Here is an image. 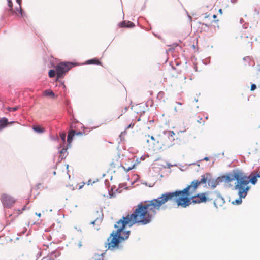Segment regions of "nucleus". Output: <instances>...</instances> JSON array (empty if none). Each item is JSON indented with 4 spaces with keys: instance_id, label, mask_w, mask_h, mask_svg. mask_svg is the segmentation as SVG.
<instances>
[{
    "instance_id": "nucleus-1",
    "label": "nucleus",
    "mask_w": 260,
    "mask_h": 260,
    "mask_svg": "<svg viewBox=\"0 0 260 260\" xmlns=\"http://www.w3.org/2000/svg\"><path fill=\"white\" fill-rule=\"evenodd\" d=\"M196 190L190 187H186L183 189H177L175 191L165 192L162 193L157 198L150 200H146L140 202V211L141 215L146 214L147 217H143L144 223H150L154 218L157 211L171 209L172 206L167 204L168 202L173 203V205H176L178 207L186 208L193 204H199L206 203L211 201L208 195L210 192L198 193L193 195Z\"/></svg>"
},
{
    "instance_id": "nucleus-2",
    "label": "nucleus",
    "mask_w": 260,
    "mask_h": 260,
    "mask_svg": "<svg viewBox=\"0 0 260 260\" xmlns=\"http://www.w3.org/2000/svg\"><path fill=\"white\" fill-rule=\"evenodd\" d=\"M140 204L135 206V209L131 214H127L126 216L123 215L114 225L116 230H113L107 238V242L105 243V247H107L104 252L99 254L95 253V256L104 258L107 250L115 251L116 250H122L123 245L122 244L128 239L131 234L130 230H126L127 226L129 228L135 224L145 225L147 224L143 223V215L140 211ZM143 216L147 217L146 214Z\"/></svg>"
},
{
    "instance_id": "nucleus-3",
    "label": "nucleus",
    "mask_w": 260,
    "mask_h": 260,
    "mask_svg": "<svg viewBox=\"0 0 260 260\" xmlns=\"http://www.w3.org/2000/svg\"><path fill=\"white\" fill-rule=\"evenodd\" d=\"M235 172V182L247 192L251 189V186L249 185L250 183L252 185H255L258 178L255 175L251 173L249 175H247L242 170L239 168L234 169Z\"/></svg>"
},
{
    "instance_id": "nucleus-4",
    "label": "nucleus",
    "mask_w": 260,
    "mask_h": 260,
    "mask_svg": "<svg viewBox=\"0 0 260 260\" xmlns=\"http://www.w3.org/2000/svg\"><path fill=\"white\" fill-rule=\"evenodd\" d=\"M49 63L50 67L56 69L57 79L63 78L69 71L78 65L76 61H64L55 63L53 60H50Z\"/></svg>"
},
{
    "instance_id": "nucleus-5",
    "label": "nucleus",
    "mask_w": 260,
    "mask_h": 260,
    "mask_svg": "<svg viewBox=\"0 0 260 260\" xmlns=\"http://www.w3.org/2000/svg\"><path fill=\"white\" fill-rule=\"evenodd\" d=\"M233 181H235V172L234 169L231 170L229 172L226 173L216 178L211 177L210 187L214 189L219 185L220 183L225 182L230 183Z\"/></svg>"
},
{
    "instance_id": "nucleus-6",
    "label": "nucleus",
    "mask_w": 260,
    "mask_h": 260,
    "mask_svg": "<svg viewBox=\"0 0 260 260\" xmlns=\"http://www.w3.org/2000/svg\"><path fill=\"white\" fill-rule=\"evenodd\" d=\"M212 174L210 173H206L201 176L200 180L195 179L191 182L190 185L186 187H190L194 190H196L201 184L204 185V187H210Z\"/></svg>"
},
{
    "instance_id": "nucleus-7",
    "label": "nucleus",
    "mask_w": 260,
    "mask_h": 260,
    "mask_svg": "<svg viewBox=\"0 0 260 260\" xmlns=\"http://www.w3.org/2000/svg\"><path fill=\"white\" fill-rule=\"evenodd\" d=\"M229 187H233L232 190H238V195L239 196V198L235 199L234 201H233L231 203L234 205H239L241 204L242 203V199H245L248 192L244 190L235 183L233 186L231 184H229Z\"/></svg>"
},
{
    "instance_id": "nucleus-8",
    "label": "nucleus",
    "mask_w": 260,
    "mask_h": 260,
    "mask_svg": "<svg viewBox=\"0 0 260 260\" xmlns=\"http://www.w3.org/2000/svg\"><path fill=\"white\" fill-rule=\"evenodd\" d=\"M1 200L3 206L7 208H11L16 202V200L12 196L6 193H3Z\"/></svg>"
},
{
    "instance_id": "nucleus-9",
    "label": "nucleus",
    "mask_w": 260,
    "mask_h": 260,
    "mask_svg": "<svg viewBox=\"0 0 260 260\" xmlns=\"http://www.w3.org/2000/svg\"><path fill=\"white\" fill-rule=\"evenodd\" d=\"M93 216L95 217V219L90 222V224L94 225L96 223H101L104 217L102 208L100 207L98 208Z\"/></svg>"
},
{
    "instance_id": "nucleus-10",
    "label": "nucleus",
    "mask_w": 260,
    "mask_h": 260,
    "mask_svg": "<svg viewBox=\"0 0 260 260\" xmlns=\"http://www.w3.org/2000/svg\"><path fill=\"white\" fill-rule=\"evenodd\" d=\"M216 195L217 198L215 199L217 201L218 204L220 206H222L225 202L224 198L221 195L220 193L218 190H215L212 192Z\"/></svg>"
},
{
    "instance_id": "nucleus-11",
    "label": "nucleus",
    "mask_w": 260,
    "mask_h": 260,
    "mask_svg": "<svg viewBox=\"0 0 260 260\" xmlns=\"http://www.w3.org/2000/svg\"><path fill=\"white\" fill-rule=\"evenodd\" d=\"M175 134L173 131H164L163 135L165 137L167 138L168 139L173 142L175 140L174 136Z\"/></svg>"
},
{
    "instance_id": "nucleus-12",
    "label": "nucleus",
    "mask_w": 260,
    "mask_h": 260,
    "mask_svg": "<svg viewBox=\"0 0 260 260\" xmlns=\"http://www.w3.org/2000/svg\"><path fill=\"white\" fill-rule=\"evenodd\" d=\"M84 64H89V65H102V62L100 61V60L97 58L94 57L90 59L87 60L85 63Z\"/></svg>"
},
{
    "instance_id": "nucleus-13",
    "label": "nucleus",
    "mask_w": 260,
    "mask_h": 260,
    "mask_svg": "<svg viewBox=\"0 0 260 260\" xmlns=\"http://www.w3.org/2000/svg\"><path fill=\"white\" fill-rule=\"evenodd\" d=\"M9 126V122L8 119L6 117H3L0 119V127L4 128Z\"/></svg>"
},
{
    "instance_id": "nucleus-14",
    "label": "nucleus",
    "mask_w": 260,
    "mask_h": 260,
    "mask_svg": "<svg viewBox=\"0 0 260 260\" xmlns=\"http://www.w3.org/2000/svg\"><path fill=\"white\" fill-rule=\"evenodd\" d=\"M43 95L45 96H50L52 98H56L57 95H56L51 90L47 89L43 91Z\"/></svg>"
},
{
    "instance_id": "nucleus-15",
    "label": "nucleus",
    "mask_w": 260,
    "mask_h": 260,
    "mask_svg": "<svg viewBox=\"0 0 260 260\" xmlns=\"http://www.w3.org/2000/svg\"><path fill=\"white\" fill-rule=\"evenodd\" d=\"M34 131L37 134H42L45 132V129L44 127L36 125L32 127Z\"/></svg>"
},
{
    "instance_id": "nucleus-16",
    "label": "nucleus",
    "mask_w": 260,
    "mask_h": 260,
    "mask_svg": "<svg viewBox=\"0 0 260 260\" xmlns=\"http://www.w3.org/2000/svg\"><path fill=\"white\" fill-rule=\"evenodd\" d=\"M115 188H116L115 186H112L111 187L110 190L109 189L108 194H109V198H110V199L114 198L116 197L115 192H114Z\"/></svg>"
},
{
    "instance_id": "nucleus-17",
    "label": "nucleus",
    "mask_w": 260,
    "mask_h": 260,
    "mask_svg": "<svg viewBox=\"0 0 260 260\" xmlns=\"http://www.w3.org/2000/svg\"><path fill=\"white\" fill-rule=\"evenodd\" d=\"M26 16L25 11L21 8V7H19V12L16 14V16L24 18Z\"/></svg>"
},
{
    "instance_id": "nucleus-18",
    "label": "nucleus",
    "mask_w": 260,
    "mask_h": 260,
    "mask_svg": "<svg viewBox=\"0 0 260 260\" xmlns=\"http://www.w3.org/2000/svg\"><path fill=\"white\" fill-rule=\"evenodd\" d=\"M73 130H71L69 132L68 136H67V141H70V142H72L74 138L75 137L74 133L72 132Z\"/></svg>"
},
{
    "instance_id": "nucleus-19",
    "label": "nucleus",
    "mask_w": 260,
    "mask_h": 260,
    "mask_svg": "<svg viewBox=\"0 0 260 260\" xmlns=\"http://www.w3.org/2000/svg\"><path fill=\"white\" fill-rule=\"evenodd\" d=\"M7 4L9 7V9H8V11L9 12H11L12 14H14V11L13 10V4L12 2V0H7Z\"/></svg>"
},
{
    "instance_id": "nucleus-20",
    "label": "nucleus",
    "mask_w": 260,
    "mask_h": 260,
    "mask_svg": "<svg viewBox=\"0 0 260 260\" xmlns=\"http://www.w3.org/2000/svg\"><path fill=\"white\" fill-rule=\"evenodd\" d=\"M56 75V69H50L48 71V76L50 78H53Z\"/></svg>"
},
{
    "instance_id": "nucleus-21",
    "label": "nucleus",
    "mask_w": 260,
    "mask_h": 260,
    "mask_svg": "<svg viewBox=\"0 0 260 260\" xmlns=\"http://www.w3.org/2000/svg\"><path fill=\"white\" fill-rule=\"evenodd\" d=\"M60 79H58L56 78V81H58L59 82L58 86L60 88H62V89H63L64 91L66 90V86L64 84V82L63 81H61L60 80Z\"/></svg>"
},
{
    "instance_id": "nucleus-22",
    "label": "nucleus",
    "mask_w": 260,
    "mask_h": 260,
    "mask_svg": "<svg viewBox=\"0 0 260 260\" xmlns=\"http://www.w3.org/2000/svg\"><path fill=\"white\" fill-rule=\"evenodd\" d=\"M58 153L60 154V156H66L68 154V152L67 151V149H64V148H62L60 150H59Z\"/></svg>"
},
{
    "instance_id": "nucleus-23",
    "label": "nucleus",
    "mask_w": 260,
    "mask_h": 260,
    "mask_svg": "<svg viewBox=\"0 0 260 260\" xmlns=\"http://www.w3.org/2000/svg\"><path fill=\"white\" fill-rule=\"evenodd\" d=\"M50 254V255H53L55 258H56L57 257H59L61 253L59 251H57V250H55L52 251Z\"/></svg>"
},
{
    "instance_id": "nucleus-24",
    "label": "nucleus",
    "mask_w": 260,
    "mask_h": 260,
    "mask_svg": "<svg viewBox=\"0 0 260 260\" xmlns=\"http://www.w3.org/2000/svg\"><path fill=\"white\" fill-rule=\"evenodd\" d=\"M135 26V25L133 22L130 21H127L126 28H134Z\"/></svg>"
},
{
    "instance_id": "nucleus-25",
    "label": "nucleus",
    "mask_w": 260,
    "mask_h": 260,
    "mask_svg": "<svg viewBox=\"0 0 260 260\" xmlns=\"http://www.w3.org/2000/svg\"><path fill=\"white\" fill-rule=\"evenodd\" d=\"M60 139L62 141L63 143L64 144L66 143V134L65 133L61 132L60 133Z\"/></svg>"
},
{
    "instance_id": "nucleus-26",
    "label": "nucleus",
    "mask_w": 260,
    "mask_h": 260,
    "mask_svg": "<svg viewBox=\"0 0 260 260\" xmlns=\"http://www.w3.org/2000/svg\"><path fill=\"white\" fill-rule=\"evenodd\" d=\"M209 159H210L209 157L206 156L204 158L200 159V160L197 161L196 162H194V163H193L191 164L192 165H198V166H199L200 165L198 164L199 162L203 161V160L208 161V160H209Z\"/></svg>"
},
{
    "instance_id": "nucleus-27",
    "label": "nucleus",
    "mask_w": 260,
    "mask_h": 260,
    "mask_svg": "<svg viewBox=\"0 0 260 260\" xmlns=\"http://www.w3.org/2000/svg\"><path fill=\"white\" fill-rule=\"evenodd\" d=\"M127 21H122L121 22H120L118 25L119 27L121 28H126Z\"/></svg>"
},
{
    "instance_id": "nucleus-28",
    "label": "nucleus",
    "mask_w": 260,
    "mask_h": 260,
    "mask_svg": "<svg viewBox=\"0 0 260 260\" xmlns=\"http://www.w3.org/2000/svg\"><path fill=\"white\" fill-rule=\"evenodd\" d=\"M73 133H74V135L76 136H82L83 134H85V132H82V131H75L73 130Z\"/></svg>"
},
{
    "instance_id": "nucleus-29",
    "label": "nucleus",
    "mask_w": 260,
    "mask_h": 260,
    "mask_svg": "<svg viewBox=\"0 0 260 260\" xmlns=\"http://www.w3.org/2000/svg\"><path fill=\"white\" fill-rule=\"evenodd\" d=\"M50 138L54 141L59 142V138L57 136H53V135H50Z\"/></svg>"
},
{
    "instance_id": "nucleus-30",
    "label": "nucleus",
    "mask_w": 260,
    "mask_h": 260,
    "mask_svg": "<svg viewBox=\"0 0 260 260\" xmlns=\"http://www.w3.org/2000/svg\"><path fill=\"white\" fill-rule=\"evenodd\" d=\"M19 109V106H15V107H11V108H9L8 109V110L10 111H16L18 109Z\"/></svg>"
},
{
    "instance_id": "nucleus-31",
    "label": "nucleus",
    "mask_w": 260,
    "mask_h": 260,
    "mask_svg": "<svg viewBox=\"0 0 260 260\" xmlns=\"http://www.w3.org/2000/svg\"><path fill=\"white\" fill-rule=\"evenodd\" d=\"M260 9L255 8L254 11V15H259Z\"/></svg>"
},
{
    "instance_id": "nucleus-32",
    "label": "nucleus",
    "mask_w": 260,
    "mask_h": 260,
    "mask_svg": "<svg viewBox=\"0 0 260 260\" xmlns=\"http://www.w3.org/2000/svg\"><path fill=\"white\" fill-rule=\"evenodd\" d=\"M243 60H244V61H249V66L251 65V63H250L251 58H250V57L249 56L244 57L243 58Z\"/></svg>"
},
{
    "instance_id": "nucleus-33",
    "label": "nucleus",
    "mask_w": 260,
    "mask_h": 260,
    "mask_svg": "<svg viewBox=\"0 0 260 260\" xmlns=\"http://www.w3.org/2000/svg\"><path fill=\"white\" fill-rule=\"evenodd\" d=\"M256 85L254 83H252L251 84V87H250V90L251 91H254L256 89Z\"/></svg>"
},
{
    "instance_id": "nucleus-34",
    "label": "nucleus",
    "mask_w": 260,
    "mask_h": 260,
    "mask_svg": "<svg viewBox=\"0 0 260 260\" xmlns=\"http://www.w3.org/2000/svg\"><path fill=\"white\" fill-rule=\"evenodd\" d=\"M126 183H120L118 185V188L119 189L122 188H127V187H126Z\"/></svg>"
},
{
    "instance_id": "nucleus-35",
    "label": "nucleus",
    "mask_w": 260,
    "mask_h": 260,
    "mask_svg": "<svg viewBox=\"0 0 260 260\" xmlns=\"http://www.w3.org/2000/svg\"><path fill=\"white\" fill-rule=\"evenodd\" d=\"M135 125V123L131 122L129 124H128L127 127H126V129H129V128H133Z\"/></svg>"
},
{
    "instance_id": "nucleus-36",
    "label": "nucleus",
    "mask_w": 260,
    "mask_h": 260,
    "mask_svg": "<svg viewBox=\"0 0 260 260\" xmlns=\"http://www.w3.org/2000/svg\"><path fill=\"white\" fill-rule=\"evenodd\" d=\"M27 208V206L26 205H25L24 206L21 210H20V209H18V211L20 212V213H22L23 211H25Z\"/></svg>"
},
{
    "instance_id": "nucleus-37",
    "label": "nucleus",
    "mask_w": 260,
    "mask_h": 260,
    "mask_svg": "<svg viewBox=\"0 0 260 260\" xmlns=\"http://www.w3.org/2000/svg\"><path fill=\"white\" fill-rule=\"evenodd\" d=\"M153 34L154 36H155L156 37H157V38H158L159 40H160L161 41H162L164 40V39L161 38V37L158 35V34H156L154 32H153Z\"/></svg>"
},
{
    "instance_id": "nucleus-38",
    "label": "nucleus",
    "mask_w": 260,
    "mask_h": 260,
    "mask_svg": "<svg viewBox=\"0 0 260 260\" xmlns=\"http://www.w3.org/2000/svg\"><path fill=\"white\" fill-rule=\"evenodd\" d=\"M71 143L72 142H70V141H67V144L66 148H64V149H67V150L70 148L71 146Z\"/></svg>"
},
{
    "instance_id": "nucleus-39",
    "label": "nucleus",
    "mask_w": 260,
    "mask_h": 260,
    "mask_svg": "<svg viewBox=\"0 0 260 260\" xmlns=\"http://www.w3.org/2000/svg\"><path fill=\"white\" fill-rule=\"evenodd\" d=\"M136 165L134 163L132 166L129 167L127 168V171H130L132 170L133 169H134L136 167Z\"/></svg>"
},
{
    "instance_id": "nucleus-40",
    "label": "nucleus",
    "mask_w": 260,
    "mask_h": 260,
    "mask_svg": "<svg viewBox=\"0 0 260 260\" xmlns=\"http://www.w3.org/2000/svg\"><path fill=\"white\" fill-rule=\"evenodd\" d=\"M67 157V155L66 156H63L62 155V156H59V159H58V163L61 162L62 161V160H63V159H65Z\"/></svg>"
},
{
    "instance_id": "nucleus-41",
    "label": "nucleus",
    "mask_w": 260,
    "mask_h": 260,
    "mask_svg": "<svg viewBox=\"0 0 260 260\" xmlns=\"http://www.w3.org/2000/svg\"><path fill=\"white\" fill-rule=\"evenodd\" d=\"M16 3L19 5V7H21L22 0H16Z\"/></svg>"
},
{
    "instance_id": "nucleus-42",
    "label": "nucleus",
    "mask_w": 260,
    "mask_h": 260,
    "mask_svg": "<svg viewBox=\"0 0 260 260\" xmlns=\"http://www.w3.org/2000/svg\"><path fill=\"white\" fill-rule=\"evenodd\" d=\"M69 165L68 164L66 165V169L67 170V174L69 175V177L70 178V175L69 174V170L68 169H69Z\"/></svg>"
},
{
    "instance_id": "nucleus-43",
    "label": "nucleus",
    "mask_w": 260,
    "mask_h": 260,
    "mask_svg": "<svg viewBox=\"0 0 260 260\" xmlns=\"http://www.w3.org/2000/svg\"><path fill=\"white\" fill-rule=\"evenodd\" d=\"M213 204H214V206L215 208H218V206H217V201H216L215 200L213 202Z\"/></svg>"
},
{
    "instance_id": "nucleus-44",
    "label": "nucleus",
    "mask_w": 260,
    "mask_h": 260,
    "mask_svg": "<svg viewBox=\"0 0 260 260\" xmlns=\"http://www.w3.org/2000/svg\"><path fill=\"white\" fill-rule=\"evenodd\" d=\"M140 159L137 158L136 159V161H135V164L137 165L138 164H140Z\"/></svg>"
},
{
    "instance_id": "nucleus-45",
    "label": "nucleus",
    "mask_w": 260,
    "mask_h": 260,
    "mask_svg": "<svg viewBox=\"0 0 260 260\" xmlns=\"http://www.w3.org/2000/svg\"><path fill=\"white\" fill-rule=\"evenodd\" d=\"M146 0L145 1V2L144 4L143 5V6L141 8V10H142V11L144 10L145 9L146 7Z\"/></svg>"
},
{
    "instance_id": "nucleus-46",
    "label": "nucleus",
    "mask_w": 260,
    "mask_h": 260,
    "mask_svg": "<svg viewBox=\"0 0 260 260\" xmlns=\"http://www.w3.org/2000/svg\"><path fill=\"white\" fill-rule=\"evenodd\" d=\"M166 165L167 168H170L171 167L173 166V165L171 164L170 162H167Z\"/></svg>"
},
{
    "instance_id": "nucleus-47",
    "label": "nucleus",
    "mask_w": 260,
    "mask_h": 260,
    "mask_svg": "<svg viewBox=\"0 0 260 260\" xmlns=\"http://www.w3.org/2000/svg\"><path fill=\"white\" fill-rule=\"evenodd\" d=\"M200 24L205 26L206 27H208V28H209L210 25L206 23L200 22Z\"/></svg>"
},
{
    "instance_id": "nucleus-48",
    "label": "nucleus",
    "mask_w": 260,
    "mask_h": 260,
    "mask_svg": "<svg viewBox=\"0 0 260 260\" xmlns=\"http://www.w3.org/2000/svg\"><path fill=\"white\" fill-rule=\"evenodd\" d=\"M1 20L4 21H5V16L4 15H2L1 17Z\"/></svg>"
},
{
    "instance_id": "nucleus-49",
    "label": "nucleus",
    "mask_w": 260,
    "mask_h": 260,
    "mask_svg": "<svg viewBox=\"0 0 260 260\" xmlns=\"http://www.w3.org/2000/svg\"><path fill=\"white\" fill-rule=\"evenodd\" d=\"M42 185V184L41 183H38L36 185V188L37 189H40V186Z\"/></svg>"
},
{
    "instance_id": "nucleus-50",
    "label": "nucleus",
    "mask_w": 260,
    "mask_h": 260,
    "mask_svg": "<svg viewBox=\"0 0 260 260\" xmlns=\"http://www.w3.org/2000/svg\"><path fill=\"white\" fill-rule=\"evenodd\" d=\"M169 46H171V47H176V46H179V45L177 43H173L172 45H169Z\"/></svg>"
},
{
    "instance_id": "nucleus-51",
    "label": "nucleus",
    "mask_w": 260,
    "mask_h": 260,
    "mask_svg": "<svg viewBox=\"0 0 260 260\" xmlns=\"http://www.w3.org/2000/svg\"><path fill=\"white\" fill-rule=\"evenodd\" d=\"M255 175H256L257 178H260V171L258 172L255 173Z\"/></svg>"
},
{
    "instance_id": "nucleus-52",
    "label": "nucleus",
    "mask_w": 260,
    "mask_h": 260,
    "mask_svg": "<svg viewBox=\"0 0 260 260\" xmlns=\"http://www.w3.org/2000/svg\"><path fill=\"white\" fill-rule=\"evenodd\" d=\"M64 103L67 106H68L70 104V102L68 100H65Z\"/></svg>"
},
{
    "instance_id": "nucleus-53",
    "label": "nucleus",
    "mask_w": 260,
    "mask_h": 260,
    "mask_svg": "<svg viewBox=\"0 0 260 260\" xmlns=\"http://www.w3.org/2000/svg\"><path fill=\"white\" fill-rule=\"evenodd\" d=\"M110 166L112 167V168H115V164H114V162H112L111 164H110Z\"/></svg>"
},
{
    "instance_id": "nucleus-54",
    "label": "nucleus",
    "mask_w": 260,
    "mask_h": 260,
    "mask_svg": "<svg viewBox=\"0 0 260 260\" xmlns=\"http://www.w3.org/2000/svg\"><path fill=\"white\" fill-rule=\"evenodd\" d=\"M123 133L125 134V131H124L123 132H121V134L119 135V137H120V139H121V140H122V135Z\"/></svg>"
},
{
    "instance_id": "nucleus-55",
    "label": "nucleus",
    "mask_w": 260,
    "mask_h": 260,
    "mask_svg": "<svg viewBox=\"0 0 260 260\" xmlns=\"http://www.w3.org/2000/svg\"><path fill=\"white\" fill-rule=\"evenodd\" d=\"M114 192H115V193H116V192H117V193H119L121 192V191H119V188H117V189H115V191H114Z\"/></svg>"
},
{
    "instance_id": "nucleus-56",
    "label": "nucleus",
    "mask_w": 260,
    "mask_h": 260,
    "mask_svg": "<svg viewBox=\"0 0 260 260\" xmlns=\"http://www.w3.org/2000/svg\"><path fill=\"white\" fill-rule=\"evenodd\" d=\"M140 160H144L145 159V156L144 155H142L141 156V157L139 158Z\"/></svg>"
},
{
    "instance_id": "nucleus-57",
    "label": "nucleus",
    "mask_w": 260,
    "mask_h": 260,
    "mask_svg": "<svg viewBox=\"0 0 260 260\" xmlns=\"http://www.w3.org/2000/svg\"><path fill=\"white\" fill-rule=\"evenodd\" d=\"M209 17V14L208 13H205V18H207Z\"/></svg>"
},
{
    "instance_id": "nucleus-58",
    "label": "nucleus",
    "mask_w": 260,
    "mask_h": 260,
    "mask_svg": "<svg viewBox=\"0 0 260 260\" xmlns=\"http://www.w3.org/2000/svg\"><path fill=\"white\" fill-rule=\"evenodd\" d=\"M82 242L80 241L78 244L79 248H80L82 246Z\"/></svg>"
},
{
    "instance_id": "nucleus-59",
    "label": "nucleus",
    "mask_w": 260,
    "mask_h": 260,
    "mask_svg": "<svg viewBox=\"0 0 260 260\" xmlns=\"http://www.w3.org/2000/svg\"><path fill=\"white\" fill-rule=\"evenodd\" d=\"M173 145H174V144H173V143H172V144H170V145H166V147H167V148H170V147H172Z\"/></svg>"
},
{
    "instance_id": "nucleus-60",
    "label": "nucleus",
    "mask_w": 260,
    "mask_h": 260,
    "mask_svg": "<svg viewBox=\"0 0 260 260\" xmlns=\"http://www.w3.org/2000/svg\"><path fill=\"white\" fill-rule=\"evenodd\" d=\"M35 214L39 217L41 216V214L40 213L36 212Z\"/></svg>"
},
{
    "instance_id": "nucleus-61",
    "label": "nucleus",
    "mask_w": 260,
    "mask_h": 260,
    "mask_svg": "<svg viewBox=\"0 0 260 260\" xmlns=\"http://www.w3.org/2000/svg\"><path fill=\"white\" fill-rule=\"evenodd\" d=\"M122 168L123 169V170L126 172H128L129 171H127V168H125L124 166H122Z\"/></svg>"
},
{
    "instance_id": "nucleus-62",
    "label": "nucleus",
    "mask_w": 260,
    "mask_h": 260,
    "mask_svg": "<svg viewBox=\"0 0 260 260\" xmlns=\"http://www.w3.org/2000/svg\"><path fill=\"white\" fill-rule=\"evenodd\" d=\"M218 12L220 14H222V9H219L218 10Z\"/></svg>"
},
{
    "instance_id": "nucleus-63",
    "label": "nucleus",
    "mask_w": 260,
    "mask_h": 260,
    "mask_svg": "<svg viewBox=\"0 0 260 260\" xmlns=\"http://www.w3.org/2000/svg\"><path fill=\"white\" fill-rule=\"evenodd\" d=\"M83 185H80V186H79V189H82V187H83V186H84V184H85L84 182H83Z\"/></svg>"
},
{
    "instance_id": "nucleus-64",
    "label": "nucleus",
    "mask_w": 260,
    "mask_h": 260,
    "mask_svg": "<svg viewBox=\"0 0 260 260\" xmlns=\"http://www.w3.org/2000/svg\"><path fill=\"white\" fill-rule=\"evenodd\" d=\"M237 0H231L232 3L235 4L237 2Z\"/></svg>"
}]
</instances>
